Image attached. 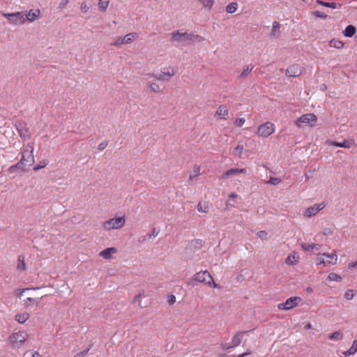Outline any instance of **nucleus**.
I'll return each instance as SVG.
<instances>
[{
    "label": "nucleus",
    "mask_w": 357,
    "mask_h": 357,
    "mask_svg": "<svg viewBox=\"0 0 357 357\" xmlns=\"http://www.w3.org/2000/svg\"><path fill=\"white\" fill-rule=\"evenodd\" d=\"M171 35V41L178 42L180 43H184L188 40L195 41L196 40H198L199 42L204 40V38L201 36L195 35L193 33H182L180 30L172 32Z\"/></svg>",
    "instance_id": "nucleus-1"
},
{
    "label": "nucleus",
    "mask_w": 357,
    "mask_h": 357,
    "mask_svg": "<svg viewBox=\"0 0 357 357\" xmlns=\"http://www.w3.org/2000/svg\"><path fill=\"white\" fill-rule=\"evenodd\" d=\"M28 335L24 331L14 333L9 337V342L15 349L20 348L26 340Z\"/></svg>",
    "instance_id": "nucleus-2"
},
{
    "label": "nucleus",
    "mask_w": 357,
    "mask_h": 357,
    "mask_svg": "<svg viewBox=\"0 0 357 357\" xmlns=\"http://www.w3.org/2000/svg\"><path fill=\"white\" fill-rule=\"evenodd\" d=\"M125 225L124 216L111 218L103 223L105 229H118L123 227Z\"/></svg>",
    "instance_id": "nucleus-3"
},
{
    "label": "nucleus",
    "mask_w": 357,
    "mask_h": 357,
    "mask_svg": "<svg viewBox=\"0 0 357 357\" xmlns=\"http://www.w3.org/2000/svg\"><path fill=\"white\" fill-rule=\"evenodd\" d=\"M275 132V126L271 122H266L258 127L257 134L263 137H267Z\"/></svg>",
    "instance_id": "nucleus-4"
},
{
    "label": "nucleus",
    "mask_w": 357,
    "mask_h": 357,
    "mask_svg": "<svg viewBox=\"0 0 357 357\" xmlns=\"http://www.w3.org/2000/svg\"><path fill=\"white\" fill-rule=\"evenodd\" d=\"M192 281L204 282L211 287L213 278L207 271H200L194 275L191 279V282H192Z\"/></svg>",
    "instance_id": "nucleus-5"
},
{
    "label": "nucleus",
    "mask_w": 357,
    "mask_h": 357,
    "mask_svg": "<svg viewBox=\"0 0 357 357\" xmlns=\"http://www.w3.org/2000/svg\"><path fill=\"white\" fill-rule=\"evenodd\" d=\"M301 300V298L298 296L290 297L284 303H280L278 305V308L284 310H291L297 306Z\"/></svg>",
    "instance_id": "nucleus-6"
},
{
    "label": "nucleus",
    "mask_w": 357,
    "mask_h": 357,
    "mask_svg": "<svg viewBox=\"0 0 357 357\" xmlns=\"http://www.w3.org/2000/svg\"><path fill=\"white\" fill-rule=\"evenodd\" d=\"M137 38L138 35L137 33H130L124 37H119L116 40L112 43L111 45L114 46H119L120 45L130 44Z\"/></svg>",
    "instance_id": "nucleus-7"
},
{
    "label": "nucleus",
    "mask_w": 357,
    "mask_h": 357,
    "mask_svg": "<svg viewBox=\"0 0 357 357\" xmlns=\"http://www.w3.org/2000/svg\"><path fill=\"white\" fill-rule=\"evenodd\" d=\"M31 150L30 151V153L28 155V158H26V155L28 153V151L25 150V151L22 153V157L21 160H20V162H18L17 164L14 165V166L16 169H21L24 170L23 165H26L25 162H29L28 165L31 166L32 165V163L34 162L33 158L32 155L33 147L31 146Z\"/></svg>",
    "instance_id": "nucleus-8"
},
{
    "label": "nucleus",
    "mask_w": 357,
    "mask_h": 357,
    "mask_svg": "<svg viewBox=\"0 0 357 357\" xmlns=\"http://www.w3.org/2000/svg\"><path fill=\"white\" fill-rule=\"evenodd\" d=\"M15 127L20 134V136L23 139H26L30 137L29 129L26 123L23 121H18L15 123Z\"/></svg>",
    "instance_id": "nucleus-9"
},
{
    "label": "nucleus",
    "mask_w": 357,
    "mask_h": 357,
    "mask_svg": "<svg viewBox=\"0 0 357 357\" xmlns=\"http://www.w3.org/2000/svg\"><path fill=\"white\" fill-rule=\"evenodd\" d=\"M303 73L302 67L298 64H293L289 66L287 69L285 74L289 77H296L300 76Z\"/></svg>",
    "instance_id": "nucleus-10"
},
{
    "label": "nucleus",
    "mask_w": 357,
    "mask_h": 357,
    "mask_svg": "<svg viewBox=\"0 0 357 357\" xmlns=\"http://www.w3.org/2000/svg\"><path fill=\"white\" fill-rule=\"evenodd\" d=\"M317 121V116L314 114H306L299 117L296 122V126L300 127L301 123L310 124Z\"/></svg>",
    "instance_id": "nucleus-11"
},
{
    "label": "nucleus",
    "mask_w": 357,
    "mask_h": 357,
    "mask_svg": "<svg viewBox=\"0 0 357 357\" xmlns=\"http://www.w3.org/2000/svg\"><path fill=\"white\" fill-rule=\"evenodd\" d=\"M326 206V204L322 202L321 204H315L313 206L307 208L305 215L307 217H312L316 215L319 211L323 209Z\"/></svg>",
    "instance_id": "nucleus-12"
},
{
    "label": "nucleus",
    "mask_w": 357,
    "mask_h": 357,
    "mask_svg": "<svg viewBox=\"0 0 357 357\" xmlns=\"http://www.w3.org/2000/svg\"><path fill=\"white\" fill-rule=\"evenodd\" d=\"M13 17H11L9 22L15 25L23 24L26 22L24 15L21 12L13 13Z\"/></svg>",
    "instance_id": "nucleus-13"
},
{
    "label": "nucleus",
    "mask_w": 357,
    "mask_h": 357,
    "mask_svg": "<svg viewBox=\"0 0 357 357\" xmlns=\"http://www.w3.org/2000/svg\"><path fill=\"white\" fill-rule=\"evenodd\" d=\"M44 296H42L40 298H38L28 297L26 299L23 300V305L26 308H29L33 305L38 306L40 302V300H42Z\"/></svg>",
    "instance_id": "nucleus-14"
},
{
    "label": "nucleus",
    "mask_w": 357,
    "mask_h": 357,
    "mask_svg": "<svg viewBox=\"0 0 357 357\" xmlns=\"http://www.w3.org/2000/svg\"><path fill=\"white\" fill-rule=\"evenodd\" d=\"M328 144L333 145L337 147H344V148H349L351 146L354 144V139H345L342 142H328Z\"/></svg>",
    "instance_id": "nucleus-15"
},
{
    "label": "nucleus",
    "mask_w": 357,
    "mask_h": 357,
    "mask_svg": "<svg viewBox=\"0 0 357 357\" xmlns=\"http://www.w3.org/2000/svg\"><path fill=\"white\" fill-rule=\"evenodd\" d=\"M117 252L116 248H107L104 250L100 252V255L104 259H109L112 258V254H114Z\"/></svg>",
    "instance_id": "nucleus-16"
},
{
    "label": "nucleus",
    "mask_w": 357,
    "mask_h": 357,
    "mask_svg": "<svg viewBox=\"0 0 357 357\" xmlns=\"http://www.w3.org/2000/svg\"><path fill=\"white\" fill-rule=\"evenodd\" d=\"M247 172L246 169H238V168H231L228 169L224 174L223 178H227L228 176L232 175H236L241 173L245 174Z\"/></svg>",
    "instance_id": "nucleus-17"
},
{
    "label": "nucleus",
    "mask_w": 357,
    "mask_h": 357,
    "mask_svg": "<svg viewBox=\"0 0 357 357\" xmlns=\"http://www.w3.org/2000/svg\"><path fill=\"white\" fill-rule=\"evenodd\" d=\"M248 331L237 332L232 338V347H235L239 345L241 342L243 334Z\"/></svg>",
    "instance_id": "nucleus-18"
},
{
    "label": "nucleus",
    "mask_w": 357,
    "mask_h": 357,
    "mask_svg": "<svg viewBox=\"0 0 357 357\" xmlns=\"http://www.w3.org/2000/svg\"><path fill=\"white\" fill-rule=\"evenodd\" d=\"M40 13V10L38 9L36 10L35 12H32V10H31L24 15V18H26V20H28L29 22H33L38 17Z\"/></svg>",
    "instance_id": "nucleus-19"
},
{
    "label": "nucleus",
    "mask_w": 357,
    "mask_h": 357,
    "mask_svg": "<svg viewBox=\"0 0 357 357\" xmlns=\"http://www.w3.org/2000/svg\"><path fill=\"white\" fill-rule=\"evenodd\" d=\"M30 317L29 313H18L15 315V319L20 324H24Z\"/></svg>",
    "instance_id": "nucleus-20"
},
{
    "label": "nucleus",
    "mask_w": 357,
    "mask_h": 357,
    "mask_svg": "<svg viewBox=\"0 0 357 357\" xmlns=\"http://www.w3.org/2000/svg\"><path fill=\"white\" fill-rule=\"evenodd\" d=\"M316 3L319 5H321V6H326V7H328V8H337V7L338 8H341L342 5L341 4H337L335 2H326V1H324L322 0H317L316 1Z\"/></svg>",
    "instance_id": "nucleus-21"
},
{
    "label": "nucleus",
    "mask_w": 357,
    "mask_h": 357,
    "mask_svg": "<svg viewBox=\"0 0 357 357\" xmlns=\"http://www.w3.org/2000/svg\"><path fill=\"white\" fill-rule=\"evenodd\" d=\"M356 31V29L354 26L348 25L343 31V33L346 37H352L355 34Z\"/></svg>",
    "instance_id": "nucleus-22"
},
{
    "label": "nucleus",
    "mask_w": 357,
    "mask_h": 357,
    "mask_svg": "<svg viewBox=\"0 0 357 357\" xmlns=\"http://www.w3.org/2000/svg\"><path fill=\"white\" fill-rule=\"evenodd\" d=\"M254 68V66L252 64L248 65L243 70L241 75L238 76L239 78L245 79L248 77L249 74L251 73Z\"/></svg>",
    "instance_id": "nucleus-23"
},
{
    "label": "nucleus",
    "mask_w": 357,
    "mask_h": 357,
    "mask_svg": "<svg viewBox=\"0 0 357 357\" xmlns=\"http://www.w3.org/2000/svg\"><path fill=\"white\" fill-rule=\"evenodd\" d=\"M216 114L222 116L223 119H226L225 116L228 114V109L226 106L224 105H220L216 111Z\"/></svg>",
    "instance_id": "nucleus-24"
},
{
    "label": "nucleus",
    "mask_w": 357,
    "mask_h": 357,
    "mask_svg": "<svg viewBox=\"0 0 357 357\" xmlns=\"http://www.w3.org/2000/svg\"><path fill=\"white\" fill-rule=\"evenodd\" d=\"M197 210L199 212L208 213L209 211L208 204L206 202H199L197 204Z\"/></svg>",
    "instance_id": "nucleus-25"
},
{
    "label": "nucleus",
    "mask_w": 357,
    "mask_h": 357,
    "mask_svg": "<svg viewBox=\"0 0 357 357\" xmlns=\"http://www.w3.org/2000/svg\"><path fill=\"white\" fill-rule=\"evenodd\" d=\"M357 351V340L354 341L352 346L351 348L344 352V355L345 356H349L350 355L354 354Z\"/></svg>",
    "instance_id": "nucleus-26"
},
{
    "label": "nucleus",
    "mask_w": 357,
    "mask_h": 357,
    "mask_svg": "<svg viewBox=\"0 0 357 357\" xmlns=\"http://www.w3.org/2000/svg\"><path fill=\"white\" fill-rule=\"evenodd\" d=\"M280 24L278 22H274L273 23V29L271 31V35L273 37H278L280 34Z\"/></svg>",
    "instance_id": "nucleus-27"
},
{
    "label": "nucleus",
    "mask_w": 357,
    "mask_h": 357,
    "mask_svg": "<svg viewBox=\"0 0 357 357\" xmlns=\"http://www.w3.org/2000/svg\"><path fill=\"white\" fill-rule=\"evenodd\" d=\"M322 255L326 256V257L329 258L330 260H328V264H329V265H333L337 261V257L335 254L329 255V254H326V253H323Z\"/></svg>",
    "instance_id": "nucleus-28"
},
{
    "label": "nucleus",
    "mask_w": 357,
    "mask_h": 357,
    "mask_svg": "<svg viewBox=\"0 0 357 357\" xmlns=\"http://www.w3.org/2000/svg\"><path fill=\"white\" fill-rule=\"evenodd\" d=\"M17 269L24 271L25 270V263H24V257L23 255H20L17 259Z\"/></svg>",
    "instance_id": "nucleus-29"
},
{
    "label": "nucleus",
    "mask_w": 357,
    "mask_h": 357,
    "mask_svg": "<svg viewBox=\"0 0 357 357\" xmlns=\"http://www.w3.org/2000/svg\"><path fill=\"white\" fill-rule=\"evenodd\" d=\"M199 1L204 8H208V10H211L214 4L213 0H199Z\"/></svg>",
    "instance_id": "nucleus-30"
},
{
    "label": "nucleus",
    "mask_w": 357,
    "mask_h": 357,
    "mask_svg": "<svg viewBox=\"0 0 357 357\" xmlns=\"http://www.w3.org/2000/svg\"><path fill=\"white\" fill-rule=\"evenodd\" d=\"M343 45H344V43L339 40L333 39L330 41L331 47H333L340 49V48H342L343 47Z\"/></svg>",
    "instance_id": "nucleus-31"
},
{
    "label": "nucleus",
    "mask_w": 357,
    "mask_h": 357,
    "mask_svg": "<svg viewBox=\"0 0 357 357\" xmlns=\"http://www.w3.org/2000/svg\"><path fill=\"white\" fill-rule=\"evenodd\" d=\"M200 174V167L198 165H195L192 171V174L190 175V180H193Z\"/></svg>",
    "instance_id": "nucleus-32"
},
{
    "label": "nucleus",
    "mask_w": 357,
    "mask_h": 357,
    "mask_svg": "<svg viewBox=\"0 0 357 357\" xmlns=\"http://www.w3.org/2000/svg\"><path fill=\"white\" fill-rule=\"evenodd\" d=\"M237 3L232 2L226 6V11L229 13H233L237 10Z\"/></svg>",
    "instance_id": "nucleus-33"
},
{
    "label": "nucleus",
    "mask_w": 357,
    "mask_h": 357,
    "mask_svg": "<svg viewBox=\"0 0 357 357\" xmlns=\"http://www.w3.org/2000/svg\"><path fill=\"white\" fill-rule=\"evenodd\" d=\"M109 4V0H99L98 8L101 11H105Z\"/></svg>",
    "instance_id": "nucleus-34"
},
{
    "label": "nucleus",
    "mask_w": 357,
    "mask_h": 357,
    "mask_svg": "<svg viewBox=\"0 0 357 357\" xmlns=\"http://www.w3.org/2000/svg\"><path fill=\"white\" fill-rule=\"evenodd\" d=\"M328 280L330 281H337V282H341L342 281V277L336 273H331L328 275Z\"/></svg>",
    "instance_id": "nucleus-35"
},
{
    "label": "nucleus",
    "mask_w": 357,
    "mask_h": 357,
    "mask_svg": "<svg viewBox=\"0 0 357 357\" xmlns=\"http://www.w3.org/2000/svg\"><path fill=\"white\" fill-rule=\"evenodd\" d=\"M147 86L151 89V91L154 92V93H158L160 91V87L158 86V84L155 83V82H147L146 83Z\"/></svg>",
    "instance_id": "nucleus-36"
},
{
    "label": "nucleus",
    "mask_w": 357,
    "mask_h": 357,
    "mask_svg": "<svg viewBox=\"0 0 357 357\" xmlns=\"http://www.w3.org/2000/svg\"><path fill=\"white\" fill-rule=\"evenodd\" d=\"M342 337H343V335L340 331H335V332L333 333L329 336V338L331 340H342Z\"/></svg>",
    "instance_id": "nucleus-37"
},
{
    "label": "nucleus",
    "mask_w": 357,
    "mask_h": 357,
    "mask_svg": "<svg viewBox=\"0 0 357 357\" xmlns=\"http://www.w3.org/2000/svg\"><path fill=\"white\" fill-rule=\"evenodd\" d=\"M149 76L151 77H154L155 79H158V80H160V81H168L169 79H167L166 77H165V75H164V73H160V74H149Z\"/></svg>",
    "instance_id": "nucleus-38"
},
{
    "label": "nucleus",
    "mask_w": 357,
    "mask_h": 357,
    "mask_svg": "<svg viewBox=\"0 0 357 357\" xmlns=\"http://www.w3.org/2000/svg\"><path fill=\"white\" fill-rule=\"evenodd\" d=\"M354 293L353 289H349L347 290L344 294V298L347 300H351L354 297Z\"/></svg>",
    "instance_id": "nucleus-39"
},
{
    "label": "nucleus",
    "mask_w": 357,
    "mask_h": 357,
    "mask_svg": "<svg viewBox=\"0 0 357 357\" xmlns=\"http://www.w3.org/2000/svg\"><path fill=\"white\" fill-rule=\"evenodd\" d=\"M280 182H281V179L280 178H275V177H271L266 183H269V184H271V185H276L278 183H280Z\"/></svg>",
    "instance_id": "nucleus-40"
},
{
    "label": "nucleus",
    "mask_w": 357,
    "mask_h": 357,
    "mask_svg": "<svg viewBox=\"0 0 357 357\" xmlns=\"http://www.w3.org/2000/svg\"><path fill=\"white\" fill-rule=\"evenodd\" d=\"M243 145H241V144H238L234 149V153L236 155H238L240 156L242 153H243Z\"/></svg>",
    "instance_id": "nucleus-41"
},
{
    "label": "nucleus",
    "mask_w": 357,
    "mask_h": 357,
    "mask_svg": "<svg viewBox=\"0 0 357 357\" xmlns=\"http://www.w3.org/2000/svg\"><path fill=\"white\" fill-rule=\"evenodd\" d=\"M36 355H38V356H41L37 351L33 352L31 351H27L24 354L23 357H36Z\"/></svg>",
    "instance_id": "nucleus-42"
},
{
    "label": "nucleus",
    "mask_w": 357,
    "mask_h": 357,
    "mask_svg": "<svg viewBox=\"0 0 357 357\" xmlns=\"http://www.w3.org/2000/svg\"><path fill=\"white\" fill-rule=\"evenodd\" d=\"M40 287H31V288H24V289H22L21 290H19L20 292L19 293H17V297L19 298H21V296H22V294L24 292H25L26 291H29V290H31V289H33V290H36V289H39Z\"/></svg>",
    "instance_id": "nucleus-43"
},
{
    "label": "nucleus",
    "mask_w": 357,
    "mask_h": 357,
    "mask_svg": "<svg viewBox=\"0 0 357 357\" xmlns=\"http://www.w3.org/2000/svg\"><path fill=\"white\" fill-rule=\"evenodd\" d=\"M301 247L304 250L310 252V251H312V250H313V243H312V244L302 243Z\"/></svg>",
    "instance_id": "nucleus-44"
},
{
    "label": "nucleus",
    "mask_w": 357,
    "mask_h": 357,
    "mask_svg": "<svg viewBox=\"0 0 357 357\" xmlns=\"http://www.w3.org/2000/svg\"><path fill=\"white\" fill-rule=\"evenodd\" d=\"M47 165V162L46 161H45V160L44 161H41V162H40V163L38 165H36L33 167V170L35 172L38 171L40 169L45 167Z\"/></svg>",
    "instance_id": "nucleus-45"
},
{
    "label": "nucleus",
    "mask_w": 357,
    "mask_h": 357,
    "mask_svg": "<svg viewBox=\"0 0 357 357\" xmlns=\"http://www.w3.org/2000/svg\"><path fill=\"white\" fill-rule=\"evenodd\" d=\"M244 123H245L244 118H238L234 121V124L235 126L241 127Z\"/></svg>",
    "instance_id": "nucleus-46"
},
{
    "label": "nucleus",
    "mask_w": 357,
    "mask_h": 357,
    "mask_svg": "<svg viewBox=\"0 0 357 357\" xmlns=\"http://www.w3.org/2000/svg\"><path fill=\"white\" fill-rule=\"evenodd\" d=\"M314 15L316 17L321 18V19H326L328 17V15L326 13L319 11V10L315 11L314 13Z\"/></svg>",
    "instance_id": "nucleus-47"
},
{
    "label": "nucleus",
    "mask_w": 357,
    "mask_h": 357,
    "mask_svg": "<svg viewBox=\"0 0 357 357\" xmlns=\"http://www.w3.org/2000/svg\"><path fill=\"white\" fill-rule=\"evenodd\" d=\"M108 142L107 141L102 142L98 146V149L99 151H103L107 146Z\"/></svg>",
    "instance_id": "nucleus-48"
},
{
    "label": "nucleus",
    "mask_w": 357,
    "mask_h": 357,
    "mask_svg": "<svg viewBox=\"0 0 357 357\" xmlns=\"http://www.w3.org/2000/svg\"><path fill=\"white\" fill-rule=\"evenodd\" d=\"M90 348H91V347H90L89 348H88V349H85V350H84V351H82L79 352V353H77V354L75 356V357H84V356H85L88 354V352H89V349H90Z\"/></svg>",
    "instance_id": "nucleus-49"
},
{
    "label": "nucleus",
    "mask_w": 357,
    "mask_h": 357,
    "mask_svg": "<svg viewBox=\"0 0 357 357\" xmlns=\"http://www.w3.org/2000/svg\"><path fill=\"white\" fill-rule=\"evenodd\" d=\"M257 236L261 239H265L266 238L267 233L265 231H259L257 233Z\"/></svg>",
    "instance_id": "nucleus-50"
},
{
    "label": "nucleus",
    "mask_w": 357,
    "mask_h": 357,
    "mask_svg": "<svg viewBox=\"0 0 357 357\" xmlns=\"http://www.w3.org/2000/svg\"><path fill=\"white\" fill-rule=\"evenodd\" d=\"M167 302H168V303H169V305H172V304H174V303L176 302V297H175V296H174V295H170V296H169V298H168Z\"/></svg>",
    "instance_id": "nucleus-51"
},
{
    "label": "nucleus",
    "mask_w": 357,
    "mask_h": 357,
    "mask_svg": "<svg viewBox=\"0 0 357 357\" xmlns=\"http://www.w3.org/2000/svg\"><path fill=\"white\" fill-rule=\"evenodd\" d=\"M68 0H62L60 3H59V8L60 9H63V8H65L66 6V5L68 4Z\"/></svg>",
    "instance_id": "nucleus-52"
},
{
    "label": "nucleus",
    "mask_w": 357,
    "mask_h": 357,
    "mask_svg": "<svg viewBox=\"0 0 357 357\" xmlns=\"http://www.w3.org/2000/svg\"><path fill=\"white\" fill-rule=\"evenodd\" d=\"M89 6L86 3H82L81 5V10L82 13H86L89 10Z\"/></svg>",
    "instance_id": "nucleus-53"
},
{
    "label": "nucleus",
    "mask_w": 357,
    "mask_h": 357,
    "mask_svg": "<svg viewBox=\"0 0 357 357\" xmlns=\"http://www.w3.org/2000/svg\"><path fill=\"white\" fill-rule=\"evenodd\" d=\"M158 233H159V231H156L155 228H153V230H152L151 234H149L148 235V237L149 238H151L152 236L155 237V236H158Z\"/></svg>",
    "instance_id": "nucleus-54"
},
{
    "label": "nucleus",
    "mask_w": 357,
    "mask_h": 357,
    "mask_svg": "<svg viewBox=\"0 0 357 357\" xmlns=\"http://www.w3.org/2000/svg\"><path fill=\"white\" fill-rule=\"evenodd\" d=\"M163 73H164L165 77L167 76L168 77L167 79H169L171 77H172L175 74V71L174 70H172V73H170V72H163Z\"/></svg>",
    "instance_id": "nucleus-55"
},
{
    "label": "nucleus",
    "mask_w": 357,
    "mask_h": 357,
    "mask_svg": "<svg viewBox=\"0 0 357 357\" xmlns=\"http://www.w3.org/2000/svg\"><path fill=\"white\" fill-rule=\"evenodd\" d=\"M3 16L6 18H7L8 20V21L10 20V19L11 17H13V13H2Z\"/></svg>",
    "instance_id": "nucleus-56"
},
{
    "label": "nucleus",
    "mask_w": 357,
    "mask_h": 357,
    "mask_svg": "<svg viewBox=\"0 0 357 357\" xmlns=\"http://www.w3.org/2000/svg\"><path fill=\"white\" fill-rule=\"evenodd\" d=\"M221 347H222V349L227 350V349H229L231 348H233L234 347H232V345L229 346L227 344H222Z\"/></svg>",
    "instance_id": "nucleus-57"
},
{
    "label": "nucleus",
    "mask_w": 357,
    "mask_h": 357,
    "mask_svg": "<svg viewBox=\"0 0 357 357\" xmlns=\"http://www.w3.org/2000/svg\"><path fill=\"white\" fill-rule=\"evenodd\" d=\"M17 169H16L14 165H12L9 167L8 171L10 173H14Z\"/></svg>",
    "instance_id": "nucleus-58"
},
{
    "label": "nucleus",
    "mask_w": 357,
    "mask_h": 357,
    "mask_svg": "<svg viewBox=\"0 0 357 357\" xmlns=\"http://www.w3.org/2000/svg\"><path fill=\"white\" fill-rule=\"evenodd\" d=\"M350 268H357V261L351 262L349 264Z\"/></svg>",
    "instance_id": "nucleus-59"
},
{
    "label": "nucleus",
    "mask_w": 357,
    "mask_h": 357,
    "mask_svg": "<svg viewBox=\"0 0 357 357\" xmlns=\"http://www.w3.org/2000/svg\"><path fill=\"white\" fill-rule=\"evenodd\" d=\"M321 247V245L320 244L313 243V249L315 248L317 250H318Z\"/></svg>",
    "instance_id": "nucleus-60"
},
{
    "label": "nucleus",
    "mask_w": 357,
    "mask_h": 357,
    "mask_svg": "<svg viewBox=\"0 0 357 357\" xmlns=\"http://www.w3.org/2000/svg\"><path fill=\"white\" fill-rule=\"evenodd\" d=\"M140 296H141V294H138V295L135 296L133 298V303H136L139 300Z\"/></svg>",
    "instance_id": "nucleus-61"
},
{
    "label": "nucleus",
    "mask_w": 357,
    "mask_h": 357,
    "mask_svg": "<svg viewBox=\"0 0 357 357\" xmlns=\"http://www.w3.org/2000/svg\"><path fill=\"white\" fill-rule=\"evenodd\" d=\"M220 357H234V355H227L225 354H220Z\"/></svg>",
    "instance_id": "nucleus-62"
},
{
    "label": "nucleus",
    "mask_w": 357,
    "mask_h": 357,
    "mask_svg": "<svg viewBox=\"0 0 357 357\" xmlns=\"http://www.w3.org/2000/svg\"><path fill=\"white\" fill-rule=\"evenodd\" d=\"M319 264H323L324 266H326V264H328V261H325L324 259H322L320 261Z\"/></svg>",
    "instance_id": "nucleus-63"
},
{
    "label": "nucleus",
    "mask_w": 357,
    "mask_h": 357,
    "mask_svg": "<svg viewBox=\"0 0 357 357\" xmlns=\"http://www.w3.org/2000/svg\"><path fill=\"white\" fill-rule=\"evenodd\" d=\"M243 354H245V356H246L250 355V354H252V351H251L250 349H247V351H246L245 353H243Z\"/></svg>",
    "instance_id": "nucleus-64"
}]
</instances>
